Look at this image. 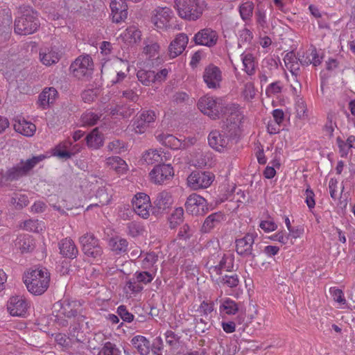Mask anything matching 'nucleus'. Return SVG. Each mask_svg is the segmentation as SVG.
Returning <instances> with one entry per match:
<instances>
[{
  "label": "nucleus",
  "instance_id": "obj_26",
  "mask_svg": "<svg viewBox=\"0 0 355 355\" xmlns=\"http://www.w3.org/2000/svg\"><path fill=\"white\" fill-rule=\"evenodd\" d=\"M59 249L60 254L69 259H74L76 257L78 250L74 242L71 239H64L59 243Z\"/></svg>",
  "mask_w": 355,
  "mask_h": 355
},
{
  "label": "nucleus",
  "instance_id": "obj_46",
  "mask_svg": "<svg viewBox=\"0 0 355 355\" xmlns=\"http://www.w3.org/2000/svg\"><path fill=\"white\" fill-rule=\"evenodd\" d=\"M295 110L297 116L300 119L304 120L308 119L309 115L306 104L302 98H299L297 99L295 102Z\"/></svg>",
  "mask_w": 355,
  "mask_h": 355
},
{
  "label": "nucleus",
  "instance_id": "obj_15",
  "mask_svg": "<svg viewBox=\"0 0 355 355\" xmlns=\"http://www.w3.org/2000/svg\"><path fill=\"white\" fill-rule=\"evenodd\" d=\"M173 17V11L168 7H157L153 11L151 21L155 26L159 30H165L169 26Z\"/></svg>",
  "mask_w": 355,
  "mask_h": 355
},
{
  "label": "nucleus",
  "instance_id": "obj_27",
  "mask_svg": "<svg viewBox=\"0 0 355 355\" xmlns=\"http://www.w3.org/2000/svg\"><path fill=\"white\" fill-rule=\"evenodd\" d=\"M13 127L16 132L26 137L33 136L36 130L35 124L24 119H15Z\"/></svg>",
  "mask_w": 355,
  "mask_h": 355
},
{
  "label": "nucleus",
  "instance_id": "obj_63",
  "mask_svg": "<svg viewBox=\"0 0 355 355\" xmlns=\"http://www.w3.org/2000/svg\"><path fill=\"white\" fill-rule=\"evenodd\" d=\"M194 320L196 323V333L199 335L205 333L210 327L209 324L207 322H205V320H203L202 318H195Z\"/></svg>",
  "mask_w": 355,
  "mask_h": 355
},
{
  "label": "nucleus",
  "instance_id": "obj_50",
  "mask_svg": "<svg viewBox=\"0 0 355 355\" xmlns=\"http://www.w3.org/2000/svg\"><path fill=\"white\" fill-rule=\"evenodd\" d=\"M145 46L144 48V53L149 57V58H154L158 55L159 51V45L155 42H150L147 43L145 42Z\"/></svg>",
  "mask_w": 355,
  "mask_h": 355
},
{
  "label": "nucleus",
  "instance_id": "obj_12",
  "mask_svg": "<svg viewBox=\"0 0 355 355\" xmlns=\"http://www.w3.org/2000/svg\"><path fill=\"white\" fill-rule=\"evenodd\" d=\"M185 208L188 213L196 216H202L209 210L207 200L196 193H193L187 198Z\"/></svg>",
  "mask_w": 355,
  "mask_h": 355
},
{
  "label": "nucleus",
  "instance_id": "obj_54",
  "mask_svg": "<svg viewBox=\"0 0 355 355\" xmlns=\"http://www.w3.org/2000/svg\"><path fill=\"white\" fill-rule=\"evenodd\" d=\"M282 85L280 81H276L270 83L266 89V94L268 96H272L282 92Z\"/></svg>",
  "mask_w": 355,
  "mask_h": 355
},
{
  "label": "nucleus",
  "instance_id": "obj_30",
  "mask_svg": "<svg viewBox=\"0 0 355 355\" xmlns=\"http://www.w3.org/2000/svg\"><path fill=\"white\" fill-rule=\"evenodd\" d=\"M40 59L43 64L51 66L59 61L60 55L58 52L53 49H44L40 52Z\"/></svg>",
  "mask_w": 355,
  "mask_h": 355
},
{
  "label": "nucleus",
  "instance_id": "obj_60",
  "mask_svg": "<svg viewBox=\"0 0 355 355\" xmlns=\"http://www.w3.org/2000/svg\"><path fill=\"white\" fill-rule=\"evenodd\" d=\"M148 125L146 124L138 116L132 124L133 130L137 134H142L146 132Z\"/></svg>",
  "mask_w": 355,
  "mask_h": 355
},
{
  "label": "nucleus",
  "instance_id": "obj_4",
  "mask_svg": "<svg viewBox=\"0 0 355 355\" xmlns=\"http://www.w3.org/2000/svg\"><path fill=\"white\" fill-rule=\"evenodd\" d=\"M198 107L204 114L216 119L223 112V101L214 96H204L198 100Z\"/></svg>",
  "mask_w": 355,
  "mask_h": 355
},
{
  "label": "nucleus",
  "instance_id": "obj_58",
  "mask_svg": "<svg viewBox=\"0 0 355 355\" xmlns=\"http://www.w3.org/2000/svg\"><path fill=\"white\" fill-rule=\"evenodd\" d=\"M136 279L139 283H143L144 284H148L153 279V274L147 271L137 272L135 274Z\"/></svg>",
  "mask_w": 355,
  "mask_h": 355
},
{
  "label": "nucleus",
  "instance_id": "obj_31",
  "mask_svg": "<svg viewBox=\"0 0 355 355\" xmlns=\"http://www.w3.org/2000/svg\"><path fill=\"white\" fill-rule=\"evenodd\" d=\"M58 96V92L54 87L45 88L39 96L38 102L43 108L53 103Z\"/></svg>",
  "mask_w": 355,
  "mask_h": 355
},
{
  "label": "nucleus",
  "instance_id": "obj_51",
  "mask_svg": "<svg viewBox=\"0 0 355 355\" xmlns=\"http://www.w3.org/2000/svg\"><path fill=\"white\" fill-rule=\"evenodd\" d=\"M99 119V116L92 112H87L82 114L80 121L83 125H94Z\"/></svg>",
  "mask_w": 355,
  "mask_h": 355
},
{
  "label": "nucleus",
  "instance_id": "obj_61",
  "mask_svg": "<svg viewBox=\"0 0 355 355\" xmlns=\"http://www.w3.org/2000/svg\"><path fill=\"white\" fill-rule=\"evenodd\" d=\"M243 95L245 100L250 101L254 98L255 96V89L254 85L252 83H247L243 91Z\"/></svg>",
  "mask_w": 355,
  "mask_h": 355
},
{
  "label": "nucleus",
  "instance_id": "obj_24",
  "mask_svg": "<svg viewBox=\"0 0 355 355\" xmlns=\"http://www.w3.org/2000/svg\"><path fill=\"white\" fill-rule=\"evenodd\" d=\"M81 147L80 143L73 144L71 141L65 140L52 149L51 155H74L80 152Z\"/></svg>",
  "mask_w": 355,
  "mask_h": 355
},
{
  "label": "nucleus",
  "instance_id": "obj_17",
  "mask_svg": "<svg viewBox=\"0 0 355 355\" xmlns=\"http://www.w3.org/2000/svg\"><path fill=\"white\" fill-rule=\"evenodd\" d=\"M173 202L172 196L169 192L162 191L158 193L153 201V214L158 216L164 214L171 207Z\"/></svg>",
  "mask_w": 355,
  "mask_h": 355
},
{
  "label": "nucleus",
  "instance_id": "obj_25",
  "mask_svg": "<svg viewBox=\"0 0 355 355\" xmlns=\"http://www.w3.org/2000/svg\"><path fill=\"white\" fill-rule=\"evenodd\" d=\"M14 245L21 253H28L35 249V241L29 234H21L15 240Z\"/></svg>",
  "mask_w": 355,
  "mask_h": 355
},
{
  "label": "nucleus",
  "instance_id": "obj_10",
  "mask_svg": "<svg viewBox=\"0 0 355 355\" xmlns=\"http://www.w3.org/2000/svg\"><path fill=\"white\" fill-rule=\"evenodd\" d=\"M230 115L227 119L226 128H225L230 136L237 135L240 125L244 119V115L237 105H232L228 108Z\"/></svg>",
  "mask_w": 355,
  "mask_h": 355
},
{
  "label": "nucleus",
  "instance_id": "obj_19",
  "mask_svg": "<svg viewBox=\"0 0 355 355\" xmlns=\"http://www.w3.org/2000/svg\"><path fill=\"white\" fill-rule=\"evenodd\" d=\"M112 21L120 23L128 17V6L125 0H112L110 3Z\"/></svg>",
  "mask_w": 355,
  "mask_h": 355
},
{
  "label": "nucleus",
  "instance_id": "obj_41",
  "mask_svg": "<svg viewBox=\"0 0 355 355\" xmlns=\"http://www.w3.org/2000/svg\"><path fill=\"white\" fill-rule=\"evenodd\" d=\"M338 147L342 153L347 155L350 153L352 154V148L355 149V136H349L346 141L341 140L340 138L337 139Z\"/></svg>",
  "mask_w": 355,
  "mask_h": 355
},
{
  "label": "nucleus",
  "instance_id": "obj_49",
  "mask_svg": "<svg viewBox=\"0 0 355 355\" xmlns=\"http://www.w3.org/2000/svg\"><path fill=\"white\" fill-rule=\"evenodd\" d=\"M99 354L101 355H121V351L115 344L108 341L103 345Z\"/></svg>",
  "mask_w": 355,
  "mask_h": 355
},
{
  "label": "nucleus",
  "instance_id": "obj_34",
  "mask_svg": "<svg viewBox=\"0 0 355 355\" xmlns=\"http://www.w3.org/2000/svg\"><path fill=\"white\" fill-rule=\"evenodd\" d=\"M122 40L129 44H136L141 40V31L135 26H130L121 35Z\"/></svg>",
  "mask_w": 355,
  "mask_h": 355
},
{
  "label": "nucleus",
  "instance_id": "obj_57",
  "mask_svg": "<svg viewBox=\"0 0 355 355\" xmlns=\"http://www.w3.org/2000/svg\"><path fill=\"white\" fill-rule=\"evenodd\" d=\"M139 116L148 125H149L150 123H153L157 118L155 112L153 110H144L139 115Z\"/></svg>",
  "mask_w": 355,
  "mask_h": 355
},
{
  "label": "nucleus",
  "instance_id": "obj_32",
  "mask_svg": "<svg viewBox=\"0 0 355 355\" xmlns=\"http://www.w3.org/2000/svg\"><path fill=\"white\" fill-rule=\"evenodd\" d=\"M109 246L116 254H123L127 252L128 242L126 239L120 237L112 238L109 241Z\"/></svg>",
  "mask_w": 355,
  "mask_h": 355
},
{
  "label": "nucleus",
  "instance_id": "obj_52",
  "mask_svg": "<svg viewBox=\"0 0 355 355\" xmlns=\"http://www.w3.org/2000/svg\"><path fill=\"white\" fill-rule=\"evenodd\" d=\"M184 210L182 207L176 208L170 217V227L175 228L177 225L182 221Z\"/></svg>",
  "mask_w": 355,
  "mask_h": 355
},
{
  "label": "nucleus",
  "instance_id": "obj_28",
  "mask_svg": "<svg viewBox=\"0 0 355 355\" xmlns=\"http://www.w3.org/2000/svg\"><path fill=\"white\" fill-rule=\"evenodd\" d=\"M225 219V215L220 212H216L207 216L202 226V232L204 233L209 232L214 227H217Z\"/></svg>",
  "mask_w": 355,
  "mask_h": 355
},
{
  "label": "nucleus",
  "instance_id": "obj_62",
  "mask_svg": "<svg viewBox=\"0 0 355 355\" xmlns=\"http://www.w3.org/2000/svg\"><path fill=\"white\" fill-rule=\"evenodd\" d=\"M330 293L331 294L333 299L335 302L341 304H345L346 300L344 297V293L341 289L331 288Z\"/></svg>",
  "mask_w": 355,
  "mask_h": 355
},
{
  "label": "nucleus",
  "instance_id": "obj_64",
  "mask_svg": "<svg viewBox=\"0 0 355 355\" xmlns=\"http://www.w3.org/2000/svg\"><path fill=\"white\" fill-rule=\"evenodd\" d=\"M195 161V166L198 168L211 167L213 164L212 158L211 157H198Z\"/></svg>",
  "mask_w": 355,
  "mask_h": 355
},
{
  "label": "nucleus",
  "instance_id": "obj_6",
  "mask_svg": "<svg viewBox=\"0 0 355 355\" xmlns=\"http://www.w3.org/2000/svg\"><path fill=\"white\" fill-rule=\"evenodd\" d=\"M70 69L76 78H88L93 73L94 63L89 55H80L71 64Z\"/></svg>",
  "mask_w": 355,
  "mask_h": 355
},
{
  "label": "nucleus",
  "instance_id": "obj_48",
  "mask_svg": "<svg viewBox=\"0 0 355 355\" xmlns=\"http://www.w3.org/2000/svg\"><path fill=\"white\" fill-rule=\"evenodd\" d=\"M164 335L166 343L171 348L177 349L179 346L181 336L171 330L166 331Z\"/></svg>",
  "mask_w": 355,
  "mask_h": 355
},
{
  "label": "nucleus",
  "instance_id": "obj_11",
  "mask_svg": "<svg viewBox=\"0 0 355 355\" xmlns=\"http://www.w3.org/2000/svg\"><path fill=\"white\" fill-rule=\"evenodd\" d=\"M46 157H32L26 162H21L19 164L10 168L7 171V178L10 180H17L19 178L25 175L31 170L39 162L42 161Z\"/></svg>",
  "mask_w": 355,
  "mask_h": 355
},
{
  "label": "nucleus",
  "instance_id": "obj_8",
  "mask_svg": "<svg viewBox=\"0 0 355 355\" xmlns=\"http://www.w3.org/2000/svg\"><path fill=\"white\" fill-rule=\"evenodd\" d=\"M232 137L225 128L222 132L217 130H212L208 136L209 145L218 153H225L229 146L230 137Z\"/></svg>",
  "mask_w": 355,
  "mask_h": 355
},
{
  "label": "nucleus",
  "instance_id": "obj_18",
  "mask_svg": "<svg viewBox=\"0 0 355 355\" xmlns=\"http://www.w3.org/2000/svg\"><path fill=\"white\" fill-rule=\"evenodd\" d=\"M218 33L209 28H205L195 34L193 40L196 44L212 47L217 43Z\"/></svg>",
  "mask_w": 355,
  "mask_h": 355
},
{
  "label": "nucleus",
  "instance_id": "obj_37",
  "mask_svg": "<svg viewBox=\"0 0 355 355\" xmlns=\"http://www.w3.org/2000/svg\"><path fill=\"white\" fill-rule=\"evenodd\" d=\"M241 60L243 63V70L249 76L255 73V59L250 53L244 52L241 55Z\"/></svg>",
  "mask_w": 355,
  "mask_h": 355
},
{
  "label": "nucleus",
  "instance_id": "obj_2",
  "mask_svg": "<svg viewBox=\"0 0 355 355\" xmlns=\"http://www.w3.org/2000/svg\"><path fill=\"white\" fill-rule=\"evenodd\" d=\"M40 22L37 12L30 7H24L21 16L15 21V32L18 35H26L35 33L39 28Z\"/></svg>",
  "mask_w": 355,
  "mask_h": 355
},
{
  "label": "nucleus",
  "instance_id": "obj_1",
  "mask_svg": "<svg viewBox=\"0 0 355 355\" xmlns=\"http://www.w3.org/2000/svg\"><path fill=\"white\" fill-rule=\"evenodd\" d=\"M24 284L28 291L35 295H42L49 288L50 273L46 268L32 269L24 277Z\"/></svg>",
  "mask_w": 355,
  "mask_h": 355
},
{
  "label": "nucleus",
  "instance_id": "obj_39",
  "mask_svg": "<svg viewBox=\"0 0 355 355\" xmlns=\"http://www.w3.org/2000/svg\"><path fill=\"white\" fill-rule=\"evenodd\" d=\"M87 146L92 148H98L103 144V135L98 129L94 128L85 138Z\"/></svg>",
  "mask_w": 355,
  "mask_h": 355
},
{
  "label": "nucleus",
  "instance_id": "obj_9",
  "mask_svg": "<svg viewBox=\"0 0 355 355\" xmlns=\"http://www.w3.org/2000/svg\"><path fill=\"white\" fill-rule=\"evenodd\" d=\"M214 178V175L209 171H193L187 178V183L194 190L207 188L211 184Z\"/></svg>",
  "mask_w": 355,
  "mask_h": 355
},
{
  "label": "nucleus",
  "instance_id": "obj_22",
  "mask_svg": "<svg viewBox=\"0 0 355 355\" xmlns=\"http://www.w3.org/2000/svg\"><path fill=\"white\" fill-rule=\"evenodd\" d=\"M75 306L76 302L64 299L55 303L53 309L61 315H64L68 318H74L75 319L78 315Z\"/></svg>",
  "mask_w": 355,
  "mask_h": 355
},
{
  "label": "nucleus",
  "instance_id": "obj_43",
  "mask_svg": "<svg viewBox=\"0 0 355 355\" xmlns=\"http://www.w3.org/2000/svg\"><path fill=\"white\" fill-rule=\"evenodd\" d=\"M220 311L227 315H234L239 311V306L234 300L227 298L220 304Z\"/></svg>",
  "mask_w": 355,
  "mask_h": 355
},
{
  "label": "nucleus",
  "instance_id": "obj_3",
  "mask_svg": "<svg viewBox=\"0 0 355 355\" xmlns=\"http://www.w3.org/2000/svg\"><path fill=\"white\" fill-rule=\"evenodd\" d=\"M180 17L189 21H196L200 17L205 3L201 0H175Z\"/></svg>",
  "mask_w": 355,
  "mask_h": 355
},
{
  "label": "nucleus",
  "instance_id": "obj_56",
  "mask_svg": "<svg viewBox=\"0 0 355 355\" xmlns=\"http://www.w3.org/2000/svg\"><path fill=\"white\" fill-rule=\"evenodd\" d=\"M220 283L230 288H234L238 286L239 279L237 275H225L221 278Z\"/></svg>",
  "mask_w": 355,
  "mask_h": 355
},
{
  "label": "nucleus",
  "instance_id": "obj_33",
  "mask_svg": "<svg viewBox=\"0 0 355 355\" xmlns=\"http://www.w3.org/2000/svg\"><path fill=\"white\" fill-rule=\"evenodd\" d=\"M158 141L171 149H179L182 146V142L172 135L160 133L156 136Z\"/></svg>",
  "mask_w": 355,
  "mask_h": 355
},
{
  "label": "nucleus",
  "instance_id": "obj_23",
  "mask_svg": "<svg viewBox=\"0 0 355 355\" xmlns=\"http://www.w3.org/2000/svg\"><path fill=\"white\" fill-rule=\"evenodd\" d=\"M188 37L184 33H179L171 42L168 46V55L171 58L180 55L185 49L188 44Z\"/></svg>",
  "mask_w": 355,
  "mask_h": 355
},
{
  "label": "nucleus",
  "instance_id": "obj_53",
  "mask_svg": "<svg viewBox=\"0 0 355 355\" xmlns=\"http://www.w3.org/2000/svg\"><path fill=\"white\" fill-rule=\"evenodd\" d=\"M10 202L15 206L17 209H21L28 205V199L25 195H15L11 198Z\"/></svg>",
  "mask_w": 355,
  "mask_h": 355
},
{
  "label": "nucleus",
  "instance_id": "obj_38",
  "mask_svg": "<svg viewBox=\"0 0 355 355\" xmlns=\"http://www.w3.org/2000/svg\"><path fill=\"white\" fill-rule=\"evenodd\" d=\"M96 198L99 200V204L96 203L90 205L87 207V210L93 206H103L107 205L111 200L112 195L110 192L108 191V189L105 186H103L99 187L96 191Z\"/></svg>",
  "mask_w": 355,
  "mask_h": 355
},
{
  "label": "nucleus",
  "instance_id": "obj_21",
  "mask_svg": "<svg viewBox=\"0 0 355 355\" xmlns=\"http://www.w3.org/2000/svg\"><path fill=\"white\" fill-rule=\"evenodd\" d=\"M7 309L11 315L21 317L27 311V304L21 297H12L8 302Z\"/></svg>",
  "mask_w": 355,
  "mask_h": 355
},
{
  "label": "nucleus",
  "instance_id": "obj_55",
  "mask_svg": "<svg viewBox=\"0 0 355 355\" xmlns=\"http://www.w3.org/2000/svg\"><path fill=\"white\" fill-rule=\"evenodd\" d=\"M257 24L262 30L268 28L266 11L263 9H258L255 12Z\"/></svg>",
  "mask_w": 355,
  "mask_h": 355
},
{
  "label": "nucleus",
  "instance_id": "obj_5",
  "mask_svg": "<svg viewBox=\"0 0 355 355\" xmlns=\"http://www.w3.org/2000/svg\"><path fill=\"white\" fill-rule=\"evenodd\" d=\"M256 237L257 234L248 232L242 238L236 239L235 241L236 252L237 254L243 258L250 257L252 262L254 261L257 257V250L254 248Z\"/></svg>",
  "mask_w": 355,
  "mask_h": 355
},
{
  "label": "nucleus",
  "instance_id": "obj_35",
  "mask_svg": "<svg viewBox=\"0 0 355 355\" xmlns=\"http://www.w3.org/2000/svg\"><path fill=\"white\" fill-rule=\"evenodd\" d=\"M284 61L286 68L296 78L300 70V58H297L293 52H288L284 56Z\"/></svg>",
  "mask_w": 355,
  "mask_h": 355
},
{
  "label": "nucleus",
  "instance_id": "obj_40",
  "mask_svg": "<svg viewBox=\"0 0 355 355\" xmlns=\"http://www.w3.org/2000/svg\"><path fill=\"white\" fill-rule=\"evenodd\" d=\"M107 164L110 166V168L119 173L125 172L128 168L127 164L121 157H108Z\"/></svg>",
  "mask_w": 355,
  "mask_h": 355
},
{
  "label": "nucleus",
  "instance_id": "obj_20",
  "mask_svg": "<svg viewBox=\"0 0 355 355\" xmlns=\"http://www.w3.org/2000/svg\"><path fill=\"white\" fill-rule=\"evenodd\" d=\"M85 317L79 314L71 324L69 328V336L71 340L77 343H83L85 340V335L82 331Z\"/></svg>",
  "mask_w": 355,
  "mask_h": 355
},
{
  "label": "nucleus",
  "instance_id": "obj_44",
  "mask_svg": "<svg viewBox=\"0 0 355 355\" xmlns=\"http://www.w3.org/2000/svg\"><path fill=\"white\" fill-rule=\"evenodd\" d=\"M107 148L112 153L121 154L128 151V146L123 141L115 139L108 144Z\"/></svg>",
  "mask_w": 355,
  "mask_h": 355
},
{
  "label": "nucleus",
  "instance_id": "obj_29",
  "mask_svg": "<svg viewBox=\"0 0 355 355\" xmlns=\"http://www.w3.org/2000/svg\"><path fill=\"white\" fill-rule=\"evenodd\" d=\"M131 343L140 355H148L150 351V341L143 336H135L131 339Z\"/></svg>",
  "mask_w": 355,
  "mask_h": 355
},
{
  "label": "nucleus",
  "instance_id": "obj_45",
  "mask_svg": "<svg viewBox=\"0 0 355 355\" xmlns=\"http://www.w3.org/2000/svg\"><path fill=\"white\" fill-rule=\"evenodd\" d=\"M254 4L252 2L247 1L242 3L239 7V12L242 19L250 20L252 16Z\"/></svg>",
  "mask_w": 355,
  "mask_h": 355
},
{
  "label": "nucleus",
  "instance_id": "obj_36",
  "mask_svg": "<svg viewBox=\"0 0 355 355\" xmlns=\"http://www.w3.org/2000/svg\"><path fill=\"white\" fill-rule=\"evenodd\" d=\"M234 267V258L229 254H223L216 266H211V268L214 270L216 274L220 275L222 270L227 271H232Z\"/></svg>",
  "mask_w": 355,
  "mask_h": 355
},
{
  "label": "nucleus",
  "instance_id": "obj_14",
  "mask_svg": "<svg viewBox=\"0 0 355 355\" xmlns=\"http://www.w3.org/2000/svg\"><path fill=\"white\" fill-rule=\"evenodd\" d=\"M132 207L135 212L143 218H148L150 216L151 207L150 197L144 193H138L133 198Z\"/></svg>",
  "mask_w": 355,
  "mask_h": 355
},
{
  "label": "nucleus",
  "instance_id": "obj_59",
  "mask_svg": "<svg viewBox=\"0 0 355 355\" xmlns=\"http://www.w3.org/2000/svg\"><path fill=\"white\" fill-rule=\"evenodd\" d=\"M117 313L125 322H130L134 320V315L127 310L124 305L118 307Z\"/></svg>",
  "mask_w": 355,
  "mask_h": 355
},
{
  "label": "nucleus",
  "instance_id": "obj_13",
  "mask_svg": "<svg viewBox=\"0 0 355 355\" xmlns=\"http://www.w3.org/2000/svg\"><path fill=\"white\" fill-rule=\"evenodd\" d=\"M202 78L209 89H218L223 79L222 71L218 67L209 64L205 68Z\"/></svg>",
  "mask_w": 355,
  "mask_h": 355
},
{
  "label": "nucleus",
  "instance_id": "obj_7",
  "mask_svg": "<svg viewBox=\"0 0 355 355\" xmlns=\"http://www.w3.org/2000/svg\"><path fill=\"white\" fill-rule=\"evenodd\" d=\"M82 250L85 255L93 258L101 257L103 248L99 241L92 234H86L80 238Z\"/></svg>",
  "mask_w": 355,
  "mask_h": 355
},
{
  "label": "nucleus",
  "instance_id": "obj_42",
  "mask_svg": "<svg viewBox=\"0 0 355 355\" xmlns=\"http://www.w3.org/2000/svg\"><path fill=\"white\" fill-rule=\"evenodd\" d=\"M137 77L143 85L148 86L155 83V71L150 70L141 69L137 73Z\"/></svg>",
  "mask_w": 355,
  "mask_h": 355
},
{
  "label": "nucleus",
  "instance_id": "obj_47",
  "mask_svg": "<svg viewBox=\"0 0 355 355\" xmlns=\"http://www.w3.org/2000/svg\"><path fill=\"white\" fill-rule=\"evenodd\" d=\"M127 233L128 235L136 237L143 234L144 227L136 221H132L127 224Z\"/></svg>",
  "mask_w": 355,
  "mask_h": 355
},
{
  "label": "nucleus",
  "instance_id": "obj_16",
  "mask_svg": "<svg viewBox=\"0 0 355 355\" xmlns=\"http://www.w3.org/2000/svg\"><path fill=\"white\" fill-rule=\"evenodd\" d=\"M174 175L173 168L171 164H158L154 166L150 173L152 182L157 184H162L171 179Z\"/></svg>",
  "mask_w": 355,
  "mask_h": 355
}]
</instances>
